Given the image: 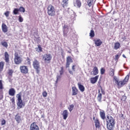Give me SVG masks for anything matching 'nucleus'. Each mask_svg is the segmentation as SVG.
<instances>
[{"mask_svg":"<svg viewBox=\"0 0 130 130\" xmlns=\"http://www.w3.org/2000/svg\"><path fill=\"white\" fill-rule=\"evenodd\" d=\"M107 122V128L108 130H114L115 127V119L112 116L108 115L106 119Z\"/></svg>","mask_w":130,"mask_h":130,"instance_id":"obj_1","label":"nucleus"},{"mask_svg":"<svg viewBox=\"0 0 130 130\" xmlns=\"http://www.w3.org/2000/svg\"><path fill=\"white\" fill-rule=\"evenodd\" d=\"M129 74L127 75L125 78L123 79V80L120 81H118V79L117 78V77H116V76H114L113 81H115V83H116V84H117L118 88H121V87H123L124 85L127 84L128 80H129Z\"/></svg>","mask_w":130,"mask_h":130,"instance_id":"obj_2","label":"nucleus"},{"mask_svg":"<svg viewBox=\"0 0 130 130\" xmlns=\"http://www.w3.org/2000/svg\"><path fill=\"white\" fill-rule=\"evenodd\" d=\"M47 14L48 16H50V17H55L56 16V10H55V8H54V6H53L52 5L50 4L47 8Z\"/></svg>","mask_w":130,"mask_h":130,"instance_id":"obj_3","label":"nucleus"},{"mask_svg":"<svg viewBox=\"0 0 130 130\" xmlns=\"http://www.w3.org/2000/svg\"><path fill=\"white\" fill-rule=\"evenodd\" d=\"M52 59V56L51 54H45L42 56V60L46 64H49L51 62Z\"/></svg>","mask_w":130,"mask_h":130,"instance_id":"obj_4","label":"nucleus"},{"mask_svg":"<svg viewBox=\"0 0 130 130\" xmlns=\"http://www.w3.org/2000/svg\"><path fill=\"white\" fill-rule=\"evenodd\" d=\"M17 98V105L18 106V109H21L25 106V103H23V100H22V96L20 94H18L16 95Z\"/></svg>","mask_w":130,"mask_h":130,"instance_id":"obj_5","label":"nucleus"},{"mask_svg":"<svg viewBox=\"0 0 130 130\" xmlns=\"http://www.w3.org/2000/svg\"><path fill=\"white\" fill-rule=\"evenodd\" d=\"M32 66L34 67L35 70H36L37 74H39V73H40V70H41V68H40L39 61L37 60V59H35L32 62Z\"/></svg>","mask_w":130,"mask_h":130,"instance_id":"obj_6","label":"nucleus"},{"mask_svg":"<svg viewBox=\"0 0 130 130\" xmlns=\"http://www.w3.org/2000/svg\"><path fill=\"white\" fill-rule=\"evenodd\" d=\"M23 59L19 55L18 52H15L14 54V62L15 64H20L22 63Z\"/></svg>","mask_w":130,"mask_h":130,"instance_id":"obj_7","label":"nucleus"},{"mask_svg":"<svg viewBox=\"0 0 130 130\" xmlns=\"http://www.w3.org/2000/svg\"><path fill=\"white\" fill-rule=\"evenodd\" d=\"M19 70L20 71V73L22 74H24L25 75L28 74V72H29L28 67L24 65L20 66Z\"/></svg>","mask_w":130,"mask_h":130,"instance_id":"obj_8","label":"nucleus"},{"mask_svg":"<svg viewBox=\"0 0 130 130\" xmlns=\"http://www.w3.org/2000/svg\"><path fill=\"white\" fill-rule=\"evenodd\" d=\"M4 84H3V80H0V101L1 100H3L4 99Z\"/></svg>","mask_w":130,"mask_h":130,"instance_id":"obj_9","label":"nucleus"},{"mask_svg":"<svg viewBox=\"0 0 130 130\" xmlns=\"http://www.w3.org/2000/svg\"><path fill=\"white\" fill-rule=\"evenodd\" d=\"M72 62H73V59H72V56H68L66 58V69H68V68H70V66L71 65V63H72Z\"/></svg>","mask_w":130,"mask_h":130,"instance_id":"obj_10","label":"nucleus"},{"mask_svg":"<svg viewBox=\"0 0 130 130\" xmlns=\"http://www.w3.org/2000/svg\"><path fill=\"white\" fill-rule=\"evenodd\" d=\"M73 5L74 7H76V8L80 9L82 6V2H81V0H75L74 1Z\"/></svg>","mask_w":130,"mask_h":130,"instance_id":"obj_11","label":"nucleus"},{"mask_svg":"<svg viewBox=\"0 0 130 130\" xmlns=\"http://www.w3.org/2000/svg\"><path fill=\"white\" fill-rule=\"evenodd\" d=\"M30 130H39V127L36 124V122H34L30 124Z\"/></svg>","mask_w":130,"mask_h":130,"instance_id":"obj_12","label":"nucleus"},{"mask_svg":"<svg viewBox=\"0 0 130 130\" xmlns=\"http://www.w3.org/2000/svg\"><path fill=\"white\" fill-rule=\"evenodd\" d=\"M93 119L94 120L95 126L96 128H99L100 127V121L98 118L95 119V117H93Z\"/></svg>","mask_w":130,"mask_h":130,"instance_id":"obj_13","label":"nucleus"},{"mask_svg":"<svg viewBox=\"0 0 130 130\" xmlns=\"http://www.w3.org/2000/svg\"><path fill=\"white\" fill-rule=\"evenodd\" d=\"M98 79H99V76L96 75L94 77H91L90 78V82L91 84H95L96 83L97 81H98Z\"/></svg>","mask_w":130,"mask_h":130,"instance_id":"obj_14","label":"nucleus"},{"mask_svg":"<svg viewBox=\"0 0 130 130\" xmlns=\"http://www.w3.org/2000/svg\"><path fill=\"white\" fill-rule=\"evenodd\" d=\"M95 0H88L87 2V6H88L89 7H92V8H93L94 5H95Z\"/></svg>","mask_w":130,"mask_h":130,"instance_id":"obj_15","label":"nucleus"},{"mask_svg":"<svg viewBox=\"0 0 130 130\" xmlns=\"http://www.w3.org/2000/svg\"><path fill=\"white\" fill-rule=\"evenodd\" d=\"M72 95L75 96L76 95H78V93L79 92V90L76 87H72Z\"/></svg>","mask_w":130,"mask_h":130,"instance_id":"obj_16","label":"nucleus"},{"mask_svg":"<svg viewBox=\"0 0 130 130\" xmlns=\"http://www.w3.org/2000/svg\"><path fill=\"white\" fill-rule=\"evenodd\" d=\"M63 36L66 37L69 32V26H68V25H64V26L63 27Z\"/></svg>","mask_w":130,"mask_h":130,"instance_id":"obj_17","label":"nucleus"},{"mask_svg":"<svg viewBox=\"0 0 130 130\" xmlns=\"http://www.w3.org/2000/svg\"><path fill=\"white\" fill-rule=\"evenodd\" d=\"M100 116L101 118H102L103 120H105V118H106V116L105 115V111H104V110H102L100 111Z\"/></svg>","mask_w":130,"mask_h":130,"instance_id":"obj_18","label":"nucleus"},{"mask_svg":"<svg viewBox=\"0 0 130 130\" xmlns=\"http://www.w3.org/2000/svg\"><path fill=\"white\" fill-rule=\"evenodd\" d=\"M16 94V90H15V88H11L9 90V95L10 96H15Z\"/></svg>","mask_w":130,"mask_h":130,"instance_id":"obj_19","label":"nucleus"},{"mask_svg":"<svg viewBox=\"0 0 130 130\" xmlns=\"http://www.w3.org/2000/svg\"><path fill=\"white\" fill-rule=\"evenodd\" d=\"M62 115L63 116V119L66 120L67 118H68V116H69V112H68L67 110H65L63 111V113L62 114Z\"/></svg>","mask_w":130,"mask_h":130,"instance_id":"obj_20","label":"nucleus"},{"mask_svg":"<svg viewBox=\"0 0 130 130\" xmlns=\"http://www.w3.org/2000/svg\"><path fill=\"white\" fill-rule=\"evenodd\" d=\"M99 102H102V93L100 91V89L98 90V95L97 97Z\"/></svg>","mask_w":130,"mask_h":130,"instance_id":"obj_21","label":"nucleus"},{"mask_svg":"<svg viewBox=\"0 0 130 130\" xmlns=\"http://www.w3.org/2000/svg\"><path fill=\"white\" fill-rule=\"evenodd\" d=\"M5 60L6 62H9L10 61V55H9V53H8V52H5Z\"/></svg>","mask_w":130,"mask_h":130,"instance_id":"obj_22","label":"nucleus"},{"mask_svg":"<svg viewBox=\"0 0 130 130\" xmlns=\"http://www.w3.org/2000/svg\"><path fill=\"white\" fill-rule=\"evenodd\" d=\"M94 44H95V46H100L102 45V42L100 39H98V40H94Z\"/></svg>","mask_w":130,"mask_h":130,"instance_id":"obj_23","label":"nucleus"},{"mask_svg":"<svg viewBox=\"0 0 130 130\" xmlns=\"http://www.w3.org/2000/svg\"><path fill=\"white\" fill-rule=\"evenodd\" d=\"M2 30L4 33H7L8 32V27L5 23H2Z\"/></svg>","mask_w":130,"mask_h":130,"instance_id":"obj_24","label":"nucleus"},{"mask_svg":"<svg viewBox=\"0 0 130 130\" xmlns=\"http://www.w3.org/2000/svg\"><path fill=\"white\" fill-rule=\"evenodd\" d=\"M77 85L81 92H84L85 91V87L84 86V85H82L81 83H78Z\"/></svg>","mask_w":130,"mask_h":130,"instance_id":"obj_25","label":"nucleus"},{"mask_svg":"<svg viewBox=\"0 0 130 130\" xmlns=\"http://www.w3.org/2000/svg\"><path fill=\"white\" fill-rule=\"evenodd\" d=\"M9 78H12L13 77V74H14V70L13 69H9L7 72Z\"/></svg>","mask_w":130,"mask_h":130,"instance_id":"obj_26","label":"nucleus"},{"mask_svg":"<svg viewBox=\"0 0 130 130\" xmlns=\"http://www.w3.org/2000/svg\"><path fill=\"white\" fill-rule=\"evenodd\" d=\"M93 74L94 76H96V75H98V74H99V71L98 70V68H97V67H94L93 68Z\"/></svg>","mask_w":130,"mask_h":130,"instance_id":"obj_27","label":"nucleus"},{"mask_svg":"<svg viewBox=\"0 0 130 130\" xmlns=\"http://www.w3.org/2000/svg\"><path fill=\"white\" fill-rule=\"evenodd\" d=\"M15 119L16 120L17 123H20L22 121V119H21V116L16 115L15 117Z\"/></svg>","mask_w":130,"mask_h":130,"instance_id":"obj_28","label":"nucleus"},{"mask_svg":"<svg viewBox=\"0 0 130 130\" xmlns=\"http://www.w3.org/2000/svg\"><path fill=\"white\" fill-rule=\"evenodd\" d=\"M120 47V43L119 42H116L114 44V49H116V50H117Z\"/></svg>","mask_w":130,"mask_h":130,"instance_id":"obj_29","label":"nucleus"},{"mask_svg":"<svg viewBox=\"0 0 130 130\" xmlns=\"http://www.w3.org/2000/svg\"><path fill=\"white\" fill-rule=\"evenodd\" d=\"M5 67V62H0V73H2V71H4V67Z\"/></svg>","mask_w":130,"mask_h":130,"instance_id":"obj_30","label":"nucleus"},{"mask_svg":"<svg viewBox=\"0 0 130 130\" xmlns=\"http://www.w3.org/2000/svg\"><path fill=\"white\" fill-rule=\"evenodd\" d=\"M115 72V70L114 69L110 68V72H109L110 76H111V77H113V76H114Z\"/></svg>","mask_w":130,"mask_h":130,"instance_id":"obj_31","label":"nucleus"},{"mask_svg":"<svg viewBox=\"0 0 130 130\" xmlns=\"http://www.w3.org/2000/svg\"><path fill=\"white\" fill-rule=\"evenodd\" d=\"M25 64H28L30 66V64H31V59H30L29 58L27 57L25 60Z\"/></svg>","mask_w":130,"mask_h":130,"instance_id":"obj_32","label":"nucleus"},{"mask_svg":"<svg viewBox=\"0 0 130 130\" xmlns=\"http://www.w3.org/2000/svg\"><path fill=\"white\" fill-rule=\"evenodd\" d=\"M1 45L3 46L4 47H5L6 48H8V47L9 45H8V43L7 42H1Z\"/></svg>","mask_w":130,"mask_h":130,"instance_id":"obj_33","label":"nucleus"},{"mask_svg":"<svg viewBox=\"0 0 130 130\" xmlns=\"http://www.w3.org/2000/svg\"><path fill=\"white\" fill-rule=\"evenodd\" d=\"M89 36L91 37V38H93V37H95V32H94V30H90V32L89 33Z\"/></svg>","mask_w":130,"mask_h":130,"instance_id":"obj_34","label":"nucleus"},{"mask_svg":"<svg viewBox=\"0 0 130 130\" xmlns=\"http://www.w3.org/2000/svg\"><path fill=\"white\" fill-rule=\"evenodd\" d=\"M36 51H37L38 52H42L43 50H42V47H41V46L40 45H38V48H36Z\"/></svg>","mask_w":130,"mask_h":130,"instance_id":"obj_35","label":"nucleus"},{"mask_svg":"<svg viewBox=\"0 0 130 130\" xmlns=\"http://www.w3.org/2000/svg\"><path fill=\"white\" fill-rule=\"evenodd\" d=\"M121 53H122V52L121 53H119L118 54H116L115 56V60H118V59H119V57H120V55H121Z\"/></svg>","mask_w":130,"mask_h":130,"instance_id":"obj_36","label":"nucleus"},{"mask_svg":"<svg viewBox=\"0 0 130 130\" xmlns=\"http://www.w3.org/2000/svg\"><path fill=\"white\" fill-rule=\"evenodd\" d=\"M68 4H69V3L62 2L61 6H62V8H63V9H64L65 8H66V7H68Z\"/></svg>","mask_w":130,"mask_h":130,"instance_id":"obj_37","label":"nucleus"},{"mask_svg":"<svg viewBox=\"0 0 130 130\" xmlns=\"http://www.w3.org/2000/svg\"><path fill=\"white\" fill-rule=\"evenodd\" d=\"M101 72V75H104L105 74V68H102L100 70Z\"/></svg>","mask_w":130,"mask_h":130,"instance_id":"obj_38","label":"nucleus"},{"mask_svg":"<svg viewBox=\"0 0 130 130\" xmlns=\"http://www.w3.org/2000/svg\"><path fill=\"white\" fill-rule=\"evenodd\" d=\"M19 9H18L17 8H15L13 10V14L14 15H17V14L19 13Z\"/></svg>","mask_w":130,"mask_h":130,"instance_id":"obj_39","label":"nucleus"},{"mask_svg":"<svg viewBox=\"0 0 130 130\" xmlns=\"http://www.w3.org/2000/svg\"><path fill=\"white\" fill-rule=\"evenodd\" d=\"M18 10L19 11L21 12V13H25V8H24L23 7H20Z\"/></svg>","mask_w":130,"mask_h":130,"instance_id":"obj_40","label":"nucleus"},{"mask_svg":"<svg viewBox=\"0 0 130 130\" xmlns=\"http://www.w3.org/2000/svg\"><path fill=\"white\" fill-rule=\"evenodd\" d=\"M60 70L59 71V74L60 76H62V75H63L64 71H63V67H61L60 68Z\"/></svg>","mask_w":130,"mask_h":130,"instance_id":"obj_41","label":"nucleus"},{"mask_svg":"<svg viewBox=\"0 0 130 130\" xmlns=\"http://www.w3.org/2000/svg\"><path fill=\"white\" fill-rule=\"evenodd\" d=\"M74 105H71L70 106V107L69 108V111H70V112L71 111H72V110L74 109Z\"/></svg>","mask_w":130,"mask_h":130,"instance_id":"obj_42","label":"nucleus"},{"mask_svg":"<svg viewBox=\"0 0 130 130\" xmlns=\"http://www.w3.org/2000/svg\"><path fill=\"white\" fill-rule=\"evenodd\" d=\"M60 79H61V76L59 75H57L56 76V83H57V82H58V80H60Z\"/></svg>","mask_w":130,"mask_h":130,"instance_id":"obj_43","label":"nucleus"},{"mask_svg":"<svg viewBox=\"0 0 130 130\" xmlns=\"http://www.w3.org/2000/svg\"><path fill=\"white\" fill-rule=\"evenodd\" d=\"M6 123V120H5L4 119H3L1 121V125H5Z\"/></svg>","mask_w":130,"mask_h":130,"instance_id":"obj_44","label":"nucleus"},{"mask_svg":"<svg viewBox=\"0 0 130 130\" xmlns=\"http://www.w3.org/2000/svg\"><path fill=\"white\" fill-rule=\"evenodd\" d=\"M4 15H5L6 17L8 18V17H9L10 15V11H6V12H5Z\"/></svg>","mask_w":130,"mask_h":130,"instance_id":"obj_45","label":"nucleus"},{"mask_svg":"<svg viewBox=\"0 0 130 130\" xmlns=\"http://www.w3.org/2000/svg\"><path fill=\"white\" fill-rule=\"evenodd\" d=\"M42 95L43 97H47V92H46V91H44V92H43Z\"/></svg>","mask_w":130,"mask_h":130,"instance_id":"obj_46","label":"nucleus"},{"mask_svg":"<svg viewBox=\"0 0 130 130\" xmlns=\"http://www.w3.org/2000/svg\"><path fill=\"white\" fill-rule=\"evenodd\" d=\"M10 101H11V103L13 105H15V98L13 97L12 99H10Z\"/></svg>","mask_w":130,"mask_h":130,"instance_id":"obj_47","label":"nucleus"},{"mask_svg":"<svg viewBox=\"0 0 130 130\" xmlns=\"http://www.w3.org/2000/svg\"><path fill=\"white\" fill-rule=\"evenodd\" d=\"M18 20H19V22H23V18H22V16H19V19H18Z\"/></svg>","mask_w":130,"mask_h":130,"instance_id":"obj_48","label":"nucleus"},{"mask_svg":"<svg viewBox=\"0 0 130 130\" xmlns=\"http://www.w3.org/2000/svg\"><path fill=\"white\" fill-rule=\"evenodd\" d=\"M126 99V96H124V95H123L122 96V98L121 99V100L122 101H125V100Z\"/></svg>","mask_w":130,"mask_h":130,"instance_id":"obj_49","label":"nucleus"},{"mask_svg":"<svg viewBox=\"0 0 130 130\" xmlns=\"http://www.w3.org/2000/svg\"><path fill=\"white\" fill-rule=\"evenodd\" d=\"M76 65H73L72 66V71H73V72H76Z\"/></svg>","mask_w":130,"mask_h":130,"instance_id":"obj_50","label":"nucleus"},{"mask_svg":"<svg viewBox=\"0 0 130 130\" xmlns=\"http://www.w3.org/2000/svg\"><path fill=\"white\" fill-rule=\"evenodd\" d=\"M69 73L70 75H74V72L72 70H69Z\"/></svg>","mask_w":130,"mask_h":130,"instance_id":"obj_51","label":"nucleus"},{"mask_svg":"<svg viewBox=\"0 0 130 130\" xmlns=\"http://www.w3.org/2000/svg\"><path fill=\"white\" fill-rule=\"evenodd\" d=\"M62 3H69V0H62Z\"/></svg>","mask_w":130,"mask_h":130,"instance_id":"obj_52","label":"nucleus"},{"mask_svg":"<svg viewBox=\"0 0 130 130\" xmlns=\"http://www.w3.org/2000/svg\"><path fill=\"white\" fill-rule=\"evenodd\" d=\"M122 56H123V57H124V58H126V56H125V55L123 54Z\"/></svg>","mask_w":130,"mask_h":130,"instance_id":"obj_53","label":"nucleus"},{"mask_svg":"<svg viewBox=\"0 0 130 130\" xmlns=\"http://www.w3.org/2000/svg\"><path fill=\"white\" fill-rule=\"evenodd\" d=\"M44 117H45V116H44V115H42L41 116V118H44Z\"/></svg>","mask_w":130,"mask_h":130,"instance_id":"obj_54","label":"nucleus"},{"mask_svg":"<svg viewBox=\"0 0 130 130\" xmlns=\"http://www.w3.org/2000/svg\"><path fill=\"white\" fill-rule=\"evenodd\" d=\"M102 92L103 94H105V92H104V91H103V89H102Z\"/></svg>","mask_w":130,"mask_h":130,"instance_id":"obj_55","label":"nucleus"},{"mask_svg":"<svg viewBox=\"0 0 130 130\" xmlns=\"http://www.w3.org/2000/svg\"><path fill=\"white\" fill-rule=\"evenodd\" d=\"M98 83H100V81H99V82Z\"/></svg>","mask_w":130,"mask_h":130,"instance_id":"obj_56","label":"nucleus"},{"mask_svg":"<svg viewBox=\"0 0 130 130\" xmlns=\"http://www.w3.org/2000/svg\"><path fill=\"white\" fill-rule=\"evenodd\" d=\"M69 53H71V52H69Z\"/></svg>","mask_w":130,"mask_h":130,"instance_id":"obj_57","label":"nucleus"}]
</instances>
